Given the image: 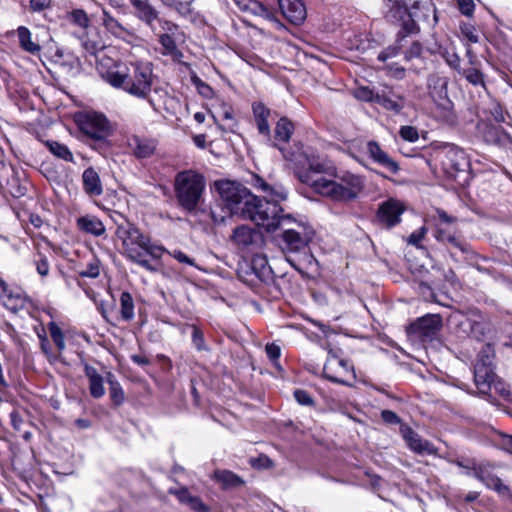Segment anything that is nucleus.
<instances>
[{
  "label": "nucleus",
  "instance_id": "obj_1",
  "mask_svg": "<svg viewBox=\"0 0 512 512\" xmlns=\"http://www.w3.org/2000/svg\"><path fill=\"white\" fill-rule=\"evenodd\" d=\"M100 75L113 88L146 101L155 112L166 109L170 100L167 89L159 84L153 64L149 61L114 63L105 71L100 69Z\"/></svg>",
  "mask_w": 512,
  "mask_h": 512
},
{
  "label": "nucleus",
  "instance_id": "obj_2",
  "mask_svg": "<svg viewBox=\"0 0 512 512\" xmlns=\"http://www.w3.org/2000/svg\"><path fill=\"white\" fill-rule=\"evenodd\" d=\"M326 164L316 156L303 155L295 165L298 179L309 185L313 191L337 202H349L357 199L365 189V179L361 175L345 172L339 180L325 178Z\"/></svg>",
  "mask_w": 512,
  "mask_h": 512
},
{
  "label": "nucleus",
  "instance_id": "obj_3",
  "mask_svg": "<svg viewBox=\"0 0 512 512\" xmlns=\"http://www.w3.org/2000/svg\"><path fill=\"white\" fill-rule=\"evenodd\" d=\"M251 185L263 193V199L255 196L245 218L267 232H274L288 218L289 214L283 215V208L279 205L281 201L287 199L288 192L282 184H271L256 174L251 176Z\"/></svg>",
  "mask_w": 512,
  "mask_h": 512
},
{
  "label": "nucleus",
  "instance_id": "obj_4",
  "mask_svg": "<svg viewBox=\"0 0 512 512\" xmlns=\"http://www.w3.org/2000/svg\"><path fill=\"white\" fill-rule=\"evenodd\" d=\"M116 236L122 242L124 256L145 268L150 272L157 269L146 259L149 255L153 259H160L165 253V248L151 241L150 237L144 235L136 226L131 223L119 225Z\"/></svg>",
  "mask_w": 512,
  "mask_h": 512
},
{
  "label": "nucleus",
  "instance_id": "obj_5",
  "mask_svg": "<svg viewBox=\"0 0 512 512\" xmlns=\"http://www.w3.org/2000/svg\"><path fill=\"white\" fill-rule=\"evenodd\" d=\"M206 188L204 176L195 170H184L176 174L174 192L179 206L191 213L201 204Z\"/></svg>",
  "mask_w": 512,
  "mask_h": 512
},
{
  "label": "nucleus",
  "instance_id": "obj_6",
  "mask_svg": "<svg viewBox=\"0 0 512 512\" xmlns=\"http://www.w3.org/2000/svg\"><path fill=\"white\" fill-rule=\"evenodd\" d=\"M215 186L230 213L246 217L250 205L255 200V195L242 184L231 180L217 181Z\"/></svg>",
  "mask_w": 512,
  "mask_h": 512
},
{
  "label": "nucleus",
  "instance_id": "obj_7",
  "mask_svg": "<svg viewBox=\"0 0 512 512\" xmlns=\"http://www.w3.org/2000/svg\"><path fill=\"white\" fill-rule=\"evenodd\" d=\"M279 229L283 230L282 249L288 252L304 250L314 236V230L307 223L292 215H288Z\"/></svg>",
  "mask_w": 512,
  "mask_h": 512
},
{
  "label": "nucleus",
  "instance_id": "obj_8",
  "mask_svg": "<svg viewBox=\"0 0 512 512\" xmlns=\"http://www.w3.org/2000/svg\"><path fill=\"white\" fill-rule=\"evenodd\" d=\"M436 160L449 178H456L459 172L469 168L465 152L453 144H447L436 152Z\"/></svg>",
  "mask_w": 512,
  "mask_h": 512
},
{
  "label": "nucleus",
  "instance_id": "obj_9",
  "mask_svg": "<svg viewBox=\"0 0 512 512\" xmlns=\"http://www.w3.org/2000/svg\"><path fill=\"white\" fill-rule=\"evenodd\" d=\"M433 221L434 237L437 241L448 243L462 252L467 250L457 235L456 218L449 216L444 210L437 209Z\"/></svg>",
  "mask_w": 512,
  "mask_h": 512
},
{
  "label": "nucleus",
  "instance_id": "obj_10",
  "mask_svg": "<svg viewBox=\"0 0 512 512\" xmlns=\"http://www.w3.org/2000/svg\"><path fill=\"white\" fill-rule=\"evenodd\" d=\"M78 125L84 134L97 141L105 140L110 133L107 118L98 112L91 111L79 115Z\"/></svg>",
  "mask_w": 512,
  "mask_h": 512
},
{
  "label": "nucleus",
  "instance_id": "obj_11",
  "mask_svg": "<svg viewBox=\"0 0 512 512\" xmlns=\"http://www.w3.org/2000/svg\"><path fill=\"white\" fill-rule=\"evenodd\" d=\"M493 355L480 354L474 364V380L479 392L490 393L492 388L497 389L495 373L493 370Z\"/></svg>",
  "mask_w": 512,
  "mask_h": 512
},
{
  "label": "nucleus",
  "instance_id": "obj_12",
  "mask_svg": "<svg viewBox=\"0 0 512 512\" xmlns=\"http://www.w3.org/2000/svg\"><path fill=\"white\" fill-rule=\"evenodd\" d=\"M441 327L442 320L439 315H426L412 323L407 333L412 339L425 342L435 338Z\"/></svg>",
  "mask_w": 512,
  "mask_h": 512
},
{
  "label": "nucleus",
  "instance_id": "obj_13",
  "mask_svg": "<svg viewBox=\"0 0 512 512\" xmlns=\"http://www.w3.org/2000/svg\"><path fill=\"white\" fill-rule=\"evenodd\" d=\"M405 211L406 205L403 201L390 197L379 205L377 220L382 226L392 228L401 222V216Z\"/></svg>",
  "mask_w": 512,
  "mask_h": 512
},
{
  "label": "nucleus",
  "instance_id": "obj_14",
  "mask_svg": "<svg viewBox=\"0 0 512 512\" xmlns=\"http://www.w3.org/2000/svg\"><path fill=\"white\" fill-rule=\"evenodd\" d=\"M133 9V15L144 23L153 33H157V25L161 20L159 11L149 2V0H129Z\"/></svg>",
  "mask_w": 512,
  "mask_h": 512
},
{
  "label": "nucleus",
  "instance_id": "obj_15",
  "mask_svg": "<svg viewBox=\"0 0 512 512\" xmlns=\"http://www.w3.org/2000/svg\"><path fill=\"white\" fill-rule=\"evenodd\" d=\"M177 30L178 26L166 19L161 20L157 25V33L155 34L158 35V41L162 47V54L170 56H176L180 54L174 40V35L176 34Z\"/></svg>",
  "mask_w": 512,
  "mask_h": 512
},
{
  "label": "nucleus",
  "instance_id": "obj_16",
  "mask_svg": "<svg viewBox=\"0 0 512 512\" xmlns=\"http://www.w3.org/2000/svg\"><path fill=\"white\" fill-rule=\"evenodd\" d=\"M351 371L350 362L343 359L339 354H330L323 367L325 377L334 382H340L342 377Z\"/></svg>",
  "mask_w": 512,
  "mask_h": 512
},
{
  "label": "nucleus",
  "instance_id": "obj_17",
  "mask_svg": "<svg viewBox=\"0 0 512 512\" xmlns=\"http://www.w3.org/2000/svg\"><path fill=\"white\" fill-rule=\"evenodd\" d=\"M448 79L439 75H431L428 78V92L435 102H441L440 105L450 111L452 102L448 99Z\"/></svg>",
  "mask_w": 512,
  "mask_h": 512
},
{
  "label": "nucleus",
  "instance_id": "obj_18",
  "mask_svg": "<svg viewBox=\"0 0 512 512\" xmlns=\"http://www.w3.org/2000/svg\"><path fill=\"white\" fill-rule=\"evenodd\" d=\"M211 116L214 122L222 129L223 131L234 132L237 126V122L234 117L233 108L221 101L213 112H211Z\"/></svg>",
  "mask_w": 512,
  "mask_h": 512
},
{
  "label": "nucleus",
  "instance_id": "obj_19",
  "mask_svg": "<svg viewBox=\"0 0 512 512\" xmlns=\"http://www.w3.org/2000/svg\"><path fill=\"white\" fill-rule=\"evenodd\" d=\"M283 16L291 23L301 24L307 15L306 7L302 0H278Z\"/></svg>",
  "mask_w": 512,
  "mask_h": 512
},
{
  "label": "nucleus",
  "instance_id": "obj_20",
  "mask_svg": "<svg viewBox=\"0 0 512 512\" xmlns=\"http://www.w3.org/2000/svg\"><path fill=\"white\" fill-rule=\"evenodd\" d=\"M473 471L474 476L488 488H492L502 495L509 493V488L502 483L500 478L492 473L489 465H479Z\"/></svg>",
  "mask_w": 512,
  "mask_h": 512
},
{
  "label": "nucleus",
  "instance_id": "obj_21",
  "mask_svg": "<svg viewBox=\"0 0 512 512\" xmlns=\"http://www.w3.org/2000/svg\"><path fill=\"white\" fill-rule=\"evenodd\" d=\"M366 151L374 162L386 168L389 172L396 174L399 171V165L394 161L375 141H369L366 144Z\"/></svg>",
  "mask_w": 512,
  "mask_h": 512
},
{
  "label": "nucleus",
  "instance_id": "obj_22",
  "mask_svg": "<svg viewBox=\"0 0 512 512\" xmlns=\"http://www.w3.org/2000/svg\"><path fill=\"white\" fill-rule=\"evenodd\" d=\"M403 437L409 446V448L418 454H428L434 455L437 453V449L428 442L427 440L422 439L417 433H415L410 428H406L403 430Z\"/></svg>",
  "mask_w": 512,
  "mask_h": 512
},
{
  "label": "nucleus",
  "instance_id": "obj_23",
  "mask_svg": "<svg viewBox=\"0 0 512 512\" xmlns=\"http://www.w3.org/2000/svg\"><path fill=\"white\" fill-rule=\"evenodd\" d=\"M252 112L258 132L267 140H270L271 129L269 125V117L271 116V110L262 102H255L252 104Z\"/></svg>",
  "mask_w": 512,
  "mask_h": 512
},
{
  "label": "nucleus",
  "instance_id": "obj_24",
  "mask_svg": "<svg viewBox=\"0 0 512 512\" xmlns=\"http://www.w3.org/2000/svg\"><path fill=\"white\" fill-rule=\"evenodd\" d=\"M15 32L18 37L19 46L23 51L31 55L40 54L41 45L33 38L31 31L27 27L19 26Z\"/></svg>",
  "mask_w": 512,
  "mask_h": 512
},
{
  "label": "nucleus",
  "instance_id": "obj_25",
  "mask_svg": "<svg viewBox=\"0 0 512 512\" xmlns=\"http://www.w3.org/2000/svg\"><path fill=\"white\" fill-rule=\"evenodd\" d=\"M169 493L176 496L179 502L188 505L196 512H209L208 506H206L199 497L191 495L185 487L169 489Z\"/></svg>",
  "mask_w": 512,
  "mask_h": 512
},
{
  "label": "nucleus",
  "instance_id": "obj_26",
  "mask_svg": "<svg viewBox=\"0 0 512 512\" xmlns=\"http://www.w3.org/2000/svg\"><path fill=\"white\" fill-rule=\"evenodd\" d=\"M78 228L85 233H89L95 237L103 235L106 228L103 222L93 215H85L77 219Z\"/></svg>",
  "mask_w": 512,
  "mask_h": 512
},
{
  "label": "nucleus",
  "instance_id": "obj_27",
  "mask_svg": "<svg viewBox=\"0 0 512 512\" xmlns=\"http://www.w3.org/2000/svg\"><path fill=\"white\" fill-rule=\"evenodd\" d=\"M83 187L87 194L90 196H99L103 192L102 184L98 173L93 168H87L84 170L83 175Z\"/></svg>",
  "mask_w": 512,
  "mask_h": 512
},
{
  "label": "nucleus",
  "instance_id": "obj_28",
  "mask_svg": "<svg viewBox=\"0 0 512 512\" xmlns=\"http://www.w3.org/2000/svg\"><path fill=\"white\" fill-rule=\"evenodd\" d=\"M85 374L89 380V392L94 398H101L105 394L103 377L97 370L89 365H85Z\"/></svg>",
  "mask_w": 512,
  "mask_h": 512
},
{
  "label": "nucleus",
  "instance_id": "obj_29",
  "mask_svg": "<svg viewBox=\"0 0 512 512\" xmlns=\"http://www.w3.org/2000/svg\"><path fill=\"white\" fill-rule=\"evenodd\" d=\"M254 237L253 229L243 225L234 229L231 240L239 248H246L254 242Z\"/></svg>",
  "mask_w": 512,
  "mask_h": 512
},
{
  "label": "nucleus",
  "instance_id": "obj_30",
  "mask_svg": "<svg viewBox=\"0 0 512 512\" xmlns=\"http://www.w3.org/2000/svg\"><path fill=\"white\" fill-rule=\"evenodd\" d=\"M376 103L395 113H399L405 106L404 98L395 94H376Z\"/></svg>",
  "mask_w": 512,
  "mask_h": 512
},
{
  "label": "nucleus",
  "instance_id": "obj_31",
  "mask_svg": "<svg viewBox=\"0 0 512 512\" xmlns=\"http://www.w3.org/2000/svg\"><path fill=\"white\" fill-rule=\"evenodd\" d=\"M481 132L484 140L488 144L501 145L508 139L507 133L497 126L485 124Z\"/></svg>",
  "mask_w": 512,
  "mask_h": 512
},
{
  "label": "nucleus",
  "instance_id": "obj_32",
  "mask_svg": "<svg viewBox=\"0 0 512 512\" xmlns=\"http://www.w3.org/2000/svg\"><path fill=\"white\" fill-rule=\"evenodd\" d=\"M130 147L138 158H146L153 154L155 145L152 141L133 137L130 142Z\"/></svg>",
  "mask_w": 512,
  "mask_h": 512
},
{
  "label": "nucleus",
  "instance_id": "obj_33",
  "mask_svg": "<svg viewBox=\"0 0 512 512\" xmlns=\"http://www.w3.org/2000/svg\"><path fill=\"white\" fill-rule=\"evenodd\" d=\"M294 130L293 123L286 117L278 120L275 127V140L279 142H288Z\"/></svg>",
  "mask_w": 512,
  "mask_h": 512
},
{
  "label": "nucleus",
  "instance_id": "obj_34",
  "mask_svg": "<svg viewBox=\"0 0 512 512\" xmlns=\"http://www.w3.org/2000/svg\"><path fill=\"white\" fill-rule=\"evenodd\" d=\"M214 478L222 483L225 488L237 487L243 484V481L231 471L217 470L214 473Z\"/></svg>",
  "mask_w": 512,
  "mask_h": 512
},
{
  "label": "nucleus",
  "instance_id": "obj_35",
  "mask_svg": "<svg viewBox=\"0 0 512 512\" xmlns=\"http://www.w3.org/2000/svg\"><path fill=\"white\" fill-rule=\"evenodd\" d=\"M386 6L389 8L391 17L396 20L404 21L406 17H411L408 8L400 0H387Z\"/></svg>",
  "mask_w": 512,
  "mask_h": 512
},
{
  "label": "nucleus",
  "instance_id": "obj_36",
  "mask_svg": "<svg viewBox=\"0 0 512 512\" xmlns=\"http://www.w3.org/2000/svg\"><path fill=\"white\" fill-rule=\"evenodd\" d=\"M120 312L124 320L130 321L134 318V301L130 293L123 292L120 296Z\"/></svg>",
  "mask_w": 512,
  "mask_h": 512
},
{
  "label": "nucleus",
  "instance_id": "obj_37",
  "mask_svg": "<svg viewBox=\"0 0 512 512\" xmlns=\"http://www.w3.org/2000/svg\"><path fill=\"white\" fill-rule=\"evenodd\" d=\"M465 79L474 86L485 87L484 74L480 71L478 66H472L466 69H462L459 72Z\"/></svg>",
  "mask_w": 512,
  "mask_h": 512
},
{
  "label": "nucleus",
  "instance_id": "obj_38",
  "mask_svg": "<svg viewBox=\"0 0 512 512\" xmlns=\"http://www.w3.org/2000/svg\"><path fill=\"white\" fill-rule=\"evenodd\" d=\"M46 145L49 151L56 157L68 162L73 161V154L66 145L59 143L57 141H48Z\"/></svg>",
  "mask_w": 512,
  "mask_h": 512
},
{
  "label": "nucleus",
  "instance_id": "obj_39",
  "mask_svg": "<svg viewBox=\"0 0 512 512\" xmlns=\"http://www.w3.org/2000/svg\"><path fill=\"white\" fill-rule=\"evenodd\" d=\"M102 21L106 29L117 37L122 36L126 31L125 28L118 22V20L112 17L106 11H103Z\"/></svg>",
  "mask_w": 512,
  "mask_h": 512
},
{
  "label": "nucleus",
  "instance_id": "obj_40",
  "mask_svg": "<svg viewBox=\"0 0 512 512\" xmlns=\"http://www.w3.org/2000/svg\"><path fill=\"white\" fill-rule=\"evenodd\" d=\"M113 376L111 373L107 374V381L110 385L109 392L110 398L115 405H120L124 401V391L121 385L112 379Z\"/></svg>",
  "mask_w": 512,
  "mask_h": 512
},
{
  "label": "nucleus",
  "instance_id": "obj_41",
  "mask_svg": "<svg viewBox=\"0 0 512 512\" xmlns=\"http://www.w3.org/2000/svg\"><path fill=\"white\" fill-rule=\"evenodd\" d=\"M48 330L50 333V336L55 343L58 350L62 351L65 349V343H64V334L61 330V328L55 323L50 322L48 324Z\"/></svg>",
  "mask_w": 512,
  "mask_h": 512
},
{
  "label": "nucleus",
  "instance_id": "obj_42",
  "mask_svg": "<svg viewBox=\"0 0 512 512\" xmlns=\"http://www.w3.org/2000/svg\"><path fill=\"white\" fill-rule=\"evenodd\" d=\"M193 0L181 2L178 1L176 6H173L175 10L184 18H187L189 20H193L195 17V9L192 5Z\"/></svg>",
  "mask_w": 512,
  "mask_h": 512
},
{
  "label": "nucleus",
  "instance_id": "obj_43",
  "mask_svg": "<svg viewBox=\"0 0 512 512\" xmlns=\"http://www.w3.org/2000/svg\"><path fill=\"white\" fill-rule=\"evenodd\" d=\"M71 21L78 25L80 28H88L89 18L86 12L82 9L73 10L70 14Z\"/></svg>",
  "mask_w": 512,
  "mask_h": 512
},
{
  "label": "nucleus",
  "instance_id": "obj_44",
  "mask_svg": "<svg viewBox=\"0 0 512 512\" xmlns=\"http://www.w3.org/2000/svg\"><path fill=\"white\" fill-rule=\"evenodd\" d=\"M354 96L362 101L376 103V94L368 87H358L354 91Z\"/></svg>",
  "mask_w": 512,
  "mask_h": 512
},
{
  "label": "nucleus",
  "instance_id": "obj_45",
  "mask_svg": "<svg viewBox=\"0 0 512 512\" xmlns=\"http://www.w3.org/2000/svg\"><path fill=\"white\" fill-rule=\"evenodd\" d=\"M399 134L402 137V139L409 142H416L419 139L418 130L413 126H402L400 128Z\"/></svg>",
  "mask_w": 512,
  "mask_h": 512
},
{
  "label": "nucleus",
  "instance_id": "obj_46",
  "mask_svg": "<svg viewBox=\"0 0 512 512\" xmlns=\"http://www.w3.org/2000/svg\"><path fill=\"white\" fill-rule=\"evenodd\" d=\"M460 30L462 35L467 38V40L471 43H477L479 41V36L476 32V29L473 25L464 23L460 26Z\"/></svg>",
  "mask_w": 512,
  "mask_h": 512
},
{
  "label": "nucleus",
  "instance_id": "obj_47",
  "mask_svg": "<svg viewBox=\"0 0 512 512\" xmlns=\"http://www.w3.org/2000/svg\"><path fill=\"white\" fill-rule=\"evenodd\" d=\"M459 11L467 16L471 17L474 14L475 3L473 0H456Z\"/></svg>",
  "mask_w": 512,
  "mask_h": 512
},
{
  "label": "nucleus",
  "instance_id": "obj_48",
  "mask_svg": "<svg viewBox=\"0 0 512 512\" xmlns=\"http://www.w3.org/2000/svg\"><path fill=\"white\" fill-rule=\"evenodd\" d=\"M443 57L445 58V61L446 63L453 69L457 70L458 72H460L462 69H461V65H460V57L459 55L454 52V51H446L444 54H443Z\"/></svg>",
  "mask_w": 512,
  "mask_h": 512
},
{
  "label": "nucleus",
  "instance_id": "obj_49",
  "mask_svg": "<svg viewBox=\"0 0 512 512\" xmlns=\"http://www.w3.org/2000/svg\"><path fill=\"white\" fill-rule=\"evenodd\" d=\"M82 45L84 49L91 55L96 54L98 51L102 50L104 45L101 41L92 40V39H84L82 41Z\"/></svg>",
  "mask_w": 512,
  "mask_h": 512
},
{
  "label": "nucleus",
  "instance_id": "obj_50",
  "mask_svg": "<svg viewBox=\"0 0 512 512\" xmlns=\"http://www.w3.org/2000/svg\"><path fill=\"white\" fill-rule=\"evenodd\" d=\"M100 274V267L99 262L97 260H94L90 262L85 270H82L80 272V275L82 277H89V278H96Z\"/></svg>",
  "mask_w": 512,
  "mask_h": 512
},
{
  "label": "nucleus",
  "instance_id": "obj_51",
  "mask_svg": "<svg viewBox=\"0 0 512 512\" xmlns=\"http://www.w3.org/2000/svg\"><path fill=\"white\" fill-rule=\"evenodd\" d=\"M400 48L401 46L399 44L391 45L379 53L378 59L380 61H386L390 58H393L399 54Z\"/></svg>",
  "mask_w": 512,
  "mask_h": 512
},
{
  "label": "nucleus",
  "instance_id": "obj_52",
  "mask_svg": "<svg viewBox=\"0 0 512 512\" xmlns=\"http://www.w3.org/2000/svg\"><path fill=\"white\" fill-rule=\"evenodd\" d=\"M169 255H171L173 258H175L180 263H184L190 266H194V260L191 259L189 256H187L184 252L180 250H173V251H166Z\"/></svg>",
  "mask_w": 512,
  "mask_h": 512
},
{
  "label": "nucleus",
  "instance_id": "obj_53",
  "mask_svg": "<svg viewBox=\"0 0 512 512\" xmlns=\"http://www.w3.org/2000/svg\"><path fill=\"white\" fill-rule=\"evenodd\" d=\"M35 264L37 273L40 276L45 277L49 274L50 266L46 257L41 256L40 259L35 262Z\"/></svg>",
  "mask_w": 512,
  "mask_h": 512
},
{
  "label": "nucleus",
  "instance_id": "obj_54",
  "mask_svg": "<svg viewBox=\"0 0 512 512\" xmlns=\"http://www.w3.org/2000/svg\"><path fill=\"white\" fill-rule=\"evenodd\" d=\"M427 232L426 227H421L419 230L414 231L408 238V243L414 246H419L421 241L424 239V236Z\"/></svg>",
  "mask_w": 512,
  "mask_h": 512
},
{
  "label": "nucleus",
  "instance_id": "obj_55",
  "mask_svg": "<svg viewBox=\"0 0 512 512\" xmlns=\"http://www.w3.org/2000/svg\"><path fill=\"white\" fill-rule=\"evenodd\" d=\"M192 341L194 343V346L197 350H202L204 349V337H203V332L197 328V327H193V330H192Z\"/></svg>",
  "mask_w": 512,
  "mask_h": 512
},
{
  "label": "nucleus",
  "instance_id": "obj_56",
  "mask_svg": "<svg viewBox=\"0 0 512 512\" xmlns=\"http://www.w3.org/2000/svg\"><path fill=\"white\" fill-rule=\"evenodd\" d=\"M294 397H295L296 401L301 405H312L313 404L312 397L310 396L309 393H307L304 390H296L294 392Z\"/></svg>",
  "mask_w": 512,
  "mask_h": 512
},
{
  "label": "nucleus",
  "instance_id": "obj_57",
  "mask_svg": "<svg viewBox=\"0 0 512 512\" xmlns=\"http://www.w3.org/2000/svg\"><path fill=\"white\" fill-rule=\"evenodd\" d=\"M194 83H195V85H196V87H197L198 92H199L202 96H204L205 98H211V97H212V95H213V90H212V88H211L208 84H206V83L202 82V81H201V80H199V79H197L196 81H194Z\"/></svg>",
  "mask_w": 512,
  "mask_h": 512
},
{
  "label": "nucleus",
  "instance_id": "obj_58",
  "mask_svg": "<svg viewBox=\"0 0 512 512\" xmlns=\"http://www.w3.org/2000/svg\"><path fill=\"white\" fill-rule=\"evenodd\" d=\"M421 52H422V47L419 43L417 42H414L410 48L407 50L406 54H405V59L406 60H411L413 58H416V57H419L421 55Z\"/></svg>",
  "mask_w": 512,
  "mask_h": 512
},
{
  "label": "nucleus",
  "instance_id": "obj_59",
  "mask_svg": "<svg viewBox=\"0 0 512 512\" xmlns=\"http://www.w3.org/2000/svg\"><path fill=\"white\" fill-rule=\"evenodd\" d=\"M381 417H382L383 421L388 424L400 423V418L398 417V415L391 410H383L381 412Z\"/></svg>",
  "mask_w": 512,
  "mask_h": 512
},
{
  "label": "nucleus",
  "instance_id": "obj_60",
  "mask_svg": "<svg viewBox=\"0 0 512 512\" xmlns=\"http://www.w3.org/2000/svg\"><path fill=\"white\" fill-rule=\"evenodd\" d=\"M253 268H260L263 272L266 270L268 262L265 256L255 255L252 259Z\"/></svg>",
  "mask_w": 512,
  "mask_h": 512
},
{
  "label": "nucleus",
  "instance_id": "obj_61",
  "mask_svg": "<svg viewBox=\"0 0 512 512\" xmlns=\"http://www.w3.org/2000/svg\"><path fill=\"white\" fill-rule=\"evenodd\" d=\"M11 424L14 429L20 431L23 424V418L17 410H13L10 413Z\"/></svg>",
  "mask_w": 512,
  "mask_h": 512
},
{
  "label": "nucleus",
  "instance_id": "obj_62",
  "mask_svg": "<svg viewBox=\"0 0 512 512\" xmlns=\"http://www.w3.org/2000/svg\"><path fill=\"white\" fill-rule=\"evenodd\" d=\"M492 116H493V119L495 120V122H497V123L505 122V114L499 105H496L493 108Z\"/></svg>",
  "mask_w": 512,
  "mask_h": 512
},
{
  "label": "nucleus",
  "instance_id": "obj_63",
  "mask_svg": "<svg viewBox=\"0 0 512 512\" xmlns=\"http://www.w3.org/2000/svg\"><path fill=\"white\" fill-rule=\"evenodd\" d=\"M50 4V0H31V7L35 11H41L47 8Z\"/></svg>",
  "mask_w": 512,
  "mask_h": 512
},
{
  "label": "nucleus",
  "instance_id": "obj_64",
  "mask_svg": "<svg viewBox=\"0 0 512 512\" xmlns=\"http://www.w3.org/2000/svg\"><path fill=\"white\" fill-rule=\"evenodd\" d=\"M466 56L468 58V62L471 65V67L478 66L480 64L476 55L474 54L472 48L469 45H467V47H466Z\"/></svg>",
  "mask_w": 512,
  "mask_h": 512
}]
</instances>
